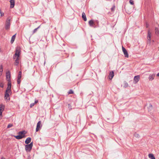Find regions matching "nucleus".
<instances>
[{"label": "nucleus", "instance_id": "2", "mask_svg": "<svg viewBox=\"0 0 159 159\" xmlns=\"http://www.w3.org/2000/svg\"><path fill=\"white\" fill-rule=\"evenodd\" d=\"M11 18L8 17L7 18L5 25V28L6 30H8L9 29L10 26Z\"/></svg>", "mask_w": 159, "mask_h": 159}, {"label": "nucleus", "instance_id": "31", "mask_svg": "<svg viewBox=\"0 0 159 159\" xmlns=\"http://www.w3.org/2000/svg\"><path fill=\"white\" fill-rule=\"evenodd\" d=\"M0 72H2L3 71L2 66V65L0 66Z\"/></svg>", "mask_w": 159, "mask_h": 159}, {"label": "nucleus", "instance_id": "17", "mask_svg": "<svg viewBox=\"0 0 159 159\" xmlns=\"http://www.w3.org/2000/svg\"><path fill=\"white\" fill-rule=\"evenodd\" d=\"M15 59L14 65L17 66L19 63V58H16Z\"/></svg>", "mask_w": 159, "mask_h": 159}, {"label": "nucleus", "instance_id": "4", "mask_svg": "<svg viewBox=\"0 0 159 159\" xmlns=\"http://www.w3.org/2000/svg\"><path fill=\"white\" fill-rule=\"evenodd\" d=\"M151 33L150 32V30H148V35L147 37V44H150L151 42Z\"/></svg>", "mask_w": 159, "mask_h": 159}, {"label": "nucleus", "instance_id": "13", "mask_svg": "<svg viewBox=\"0 0 159 159\" xmlns=\"http://www.w3.org/2000/svg\"><path fill=\"white\" fill-rule=\"evenodd\" d=\"M114 76V73L113 71H111L109 74V79L110 80H111Z\"/></svg>", "mask_w": 159, "mask_h": 159}, {"label": "nucleus", "instance_id": "5", "mask_svg": "<svg viewBox=\"0 0 159 159\" xmlns=\"http://www.w3.org/2000/svg\"><path fill=\"white\" fill-rule=\"evenodd\" d=\"M20 51L19 49H16L15 55L13 56V58H19L20 56Z\"/></svg>", "mask_w": 159, "mask_h": 159}, {"label": "nucleus", "instance_id": "41", "mask_svg": "<svg viewBox=\"0 0 159 159\" xmlns=\"http://www.w3.org/2000/svg\"><path fill=\"white\" fill-rule=\"evenodd\" d=\"M1 159H5V158L3 157H2Z\"/></svg>", "mask_w": 159, "mask_h": 159}, {"label": "nucleus", "instance_id": "18", "mask_svg": "<svg viewBox=\"0 0 159 159\" xmlns=\"http://www.w3.org/2000/svg\"><path fill=\"white\" fill-rule=\"evenodd\" d=\"M9 92H5V93L4 98L5 99H7L8 98H9Z\"/></svg>", "mask_w": 159, "mask_h": 159}, {"label": "nucleus", "instance_id": "39", "mask_svg": "<svg viewBox=\"0 0 159 159\" xmlns=\"http://www.w3.org/2000/svg\"><path fill=\"white\" fill-rule=\"evenodd\" d=\"M0 87H1V88H3V84L2 85V84H1L0 85Z\"/></svg>", "mask_w": 159, "mask_h": 159}, {"label": "nucleus", "instance_id": "23", "mask_svg": "<svg viewBox=\"0 0 159 159\" xmlns=\"http://www.w3.org/2000/svg\"><path fill=\"white\" fill-rule=\"evenodd\" d=\"M21 71H20L19 72V74L17 76V79H20L21 77Z\"/></svg>", "mask_w": 159, "mask_h": 159}, {"label": "nucleus", "instance_id": "26", "mask_svg": "<svg viewBox=\"0 0 159 159\" xmlns=\"http://www.w3.org/2000/svg\"><path fill=\"white\" fill-rule=\"evenodd\" d=\"M115 6L114 5L111 8V11L112 12L114 11H115Z\"/></svg>", "mask_w": 159, "mask_h": 159}, {"label": "nucleus", "instance_id": "28", "mask_svg": "<svg viewBox=\"0 0 159 159\" xmlns=\"http://www.w3.org/2000/svg\"><path fill=\"white\" fill-rule=\"evenodd\" d=\"M40 27V26H39L38 27H37V28L34 29V30L33 31V34H34V33H35L37 31V30Z\"/></svg>", "mask_w": 159, "mask_h": 159}, {"label": "nucleus", "instance_id": "19", "mask_svg": "<svg viewBox=\"0 0 159 159\" xmlns=\"http://www.w3.org/2000/svg\"><path fill=\"white\" fill-rule=\"evenodd\" d=\"M148 157L151 159H155L154 155L150 153L148 154Z\"/></svg>", "mask_w": 159, "mask_h": 159}, {"label": "nucleus", "instance_id": "30", "mask_svg": "<svg viewBox=\"0 0 159 159\" xmlns=\"http://www.w3.org/2000/svg\"><path fill=\"white\" fill-rule=\"evenodd\" d=\"M129 3L131 5H134V2L133 0H130Z\"/></svg>", "mask_w": 159, "mask_h": 159}, {"label": "nucleus", "instance_id": "27", "mask_svg": "<svg viewBox=\"0 0 159 159\" xmlns=\"http://www.w3.org/2000/svg\"><path fill=\"white\" fill-rule=\"evenodd\" d=\"M13 126V125L12 124H9L7 126V128H9Z\"/></svg>", "mask_w": 159, "mask_h": 159}, {"label": "nucleus", "instance_id": "1", "mask_svg": "<svg viewBox=\"0 0 159 159\" xmlns=\"http://www.w3.org/2000/svg\"><path fill=\"white\" fill-rule=\"evenodd\" d=\"M25 134L26 133L25 131H21L19 132L18 133V135L14 136L17 139H20L25 137Z\"/></svg>", "mask_w": 159, "mask_h": 159}, {"label": "nucleus", "instance_id": "38", "mask_svg": "<svg viewBox=\"0 0 159 159\" xmlns=\"http://www.w3.org/2000/svg\"><path fill=\"white\" fill-rule=\"evenodd\" d=\"M95 24L96 23L97 24H98V21L97 20L96 21V22H95Z\"/></svg>", "mask_w": 159, "mask_h": 159}, {"label": "nucleus", "instance_id": "10", "mask_svg": "<svg viewBox=\"0 0 159 159\" xmlns=\"http://www.w3.org/2000/svg\"><path fill=\"white\" fill-rule=\"evenodd\" d=\"M122 49L125 57L128 58L129 57V55L127 51L123 46L122 47Z\"/></svg>", "mask_w": 159, "mask_h": 159}, {"label": "nucleus", "instance_id": "21", "mask_svg": "<svg viewBox=\"0 0 159 159\" xmlns=\"http://www.w3.org/2000/svg\"><path fill=\"white\" fill-rule=\"evenodd\" d=\"M148 111H151L152 109V106L151 104H150L148 107Z\"/></svg>", "mask_w": 159, "mask_h": 159}, {"label": "nucleus", "instance_id": "34", "mask_svg": "<svg viewBox=\"0 0 159 159\" xmlns=\"http://www.w3.org/2000/svg\"><path fill=\"white\" fill-rule=\"evenodd\" d=\"M0 13H1V16H4V13H2L1 12V11H0Z\"/></svg>", "mask_w": 159, "mask_h": 159}, {"label": "nucleus", "instance_id": "40", "mask_svg": "<svg viewBox=\"0 0 159 159\" xmlns=\"http://www.w3.org/2000/svg\"><path fill=\"white\" fill-rule=\"evenodd\" d=\"M157 76L159 77V72L157 74Z\"/></svg>", "mask_w": 159, "mask_h": 159}, {"label": "nucleus", "instance_id": "3", "mask_svg": "<svg viewBox=\"0 0 159 159\" xmlns=\"http://www.w3.org/2000/svg\"><path fill=\"white\" fill-rule=\"evenodd\" d=\"M33 143L32 142L30 144L25 145V150L27 152H30L32 149Z\"/></svg>", "mask_w": 159, "mask_h": 159}, {"label": "nucleus", "instance_id": "9", "mask_svg": "<svg viewBox=\"0 0 159 159\" xmlns=\"http://www.w3.org/2000/svg\"><path fill=\"white\" fill-rule=\"evenodd\" d=\"M41 121H39L37 123V127L36 129V132H38L42 127V125H41Z\"/></svg>", "mask_w": 159, "mask_h": 159}, {"label": "nucleus", "instance_id": "36", "mask_svg": "<svg viewBox=\"0 0 159 159\" xmlns=\"http://www.w3.org/2000/svg\"><path fill=\"white\" fill-rule=\"evenodd\" d=\"M149 24L148 23H147L146 24V28H148L149 27Z\"/></svg>", "mask_w": 159, "mask_h": 159}, {"label": "nucleus", "instance_id": "6", "mask_svg": "<svg viewBox=\"0 0 159 159\" xmlns=\"http://www.w3.org/2000/svg\"><path fill=\"white\" fill-rule=\"evenodd\" d=\"M4 108L5 106L3 104L0 105V119H1L2 117V113L4 110Z\"/></svg>", "mask_w": 159, "mask_h": 159}, {"label": "nucleus", "instance_id": "32", "mask_svg": "<svg viewBox=\"0 0 159 159\" xmlns=\"http://www.w3.org/2000/svg\"><path fill=\"white\" fill-rule=\"evenodd\" d=\"M20 79H17V83L18 84H19L20 83Z\"/></svg>", "mask_w": 159, "mask_h": 159}, {"label": "nucleus", "instance_id": "35", "mask_svg": "<svg viewBox=\"0 0 159 159\" xmlns=\"http://www.w3.org/2000/svg\"><path fill=\"white\" fill-rule=\"evenodd\" d=\"M134 135L136 137H138L139 136L138 134H134Z\"/></svg>", "mask_w": 159, "mask_h": 159}, {"label": "nucleus", "instance_id": "15", "mask_svg": "<svg viewBox=\"0 0 159 159\" xmlns=\"http://www.w3.org/2000/svg\"><path fill=\"white\" fill-rule=\"evenodd\" d=\"M31 141V138L30 137H28L26 139L25 141V144H28Z\"/></svg>", "mask_w": 159, "mask_h": 159}, {"label": "nucleus", "instance_id": "14", "mask_svg": "<svg viewBox=\"0 0 159 159\" xmlns=\"http://www.w3.org/2000/svg\"><path fill=\"white\" fill-rule=\"evenodd\" d=\"M10 2L11 8H13L15 5V1L14 0H11Z\"/></svg>", "mask_w": 159, "mask_h": 159}, {"label": "nucleus", "instance_id": "8", "mask_svg": "<svg viewBox=\"0 0 159 159\" xmlns=\"http://www.w3.org/2000/svg\"><path fill=\"white\" fill-rule=\"evenodd\" d=\"M11 82H8L7 87V88L6 92H11Z\"/></svg>", "mask_w": 159, "mask_h": 159}, {"label": "nucleus", "instance_id": "20", "mask_svg": "<svg viewBox=\"0 0 159 159\" xmlns=\"http://www.w3.org/2000/svg\"><path fill=\"white\" fill-rule=\"evenodd\" d=\"M16 34H15L12 37L11 39V43H13L14 41L15 40L16 38Z\"/></svg>", "mask_w": 159, "mask_h": 159}, {"label": "nucleus", "instance_id": "16", "mask_svg": "<svg viewBox=\"0 0 159 159\" xmlns=\"http://www.w3.org/2000/svg\"><path fill=\"white\" fill-rule=\"evenodd\" d=\"M82 17L84 21H86L87 20L86 16L84 12H83L82 13Z\"/></svg>", "mask_w": 159, "mask_h": 159}, {"label": "nucleus", "instance_id": "24", "mask_svg": "<svg viewBox=\"0 0 159 159\" xmlns=\"http://www.w3.org/2000/svg\"><path fill=\"white\" fill-rule=\"evenodd\" d=\"M155 30L156 34H157V35L159 33L158 28L157 27H156L155 28Z\"/></svg>", "mask_w": 159, "mask_h": 159}, {"label": "nucleus", "instance_id": "11", "mask_svg": "<svg viewBox=\"0 0 159 159\" xmlns=\"http://www.w3.org/2000/svg\"><path fill=\"white\" fill-rule=\"evenodd\" d=\"M89 24L90 26L94 27V25H95V22L93 20H91L89 21Z\"/></svg>", "mask_w": 159, "mask_h": 159}, {"label": "nucleus", "instance_id": "22", "mask_svg": "<svg viewBox=\"0 0 159 159\" xmlns=\"http://www.w3.org/2000/svg\"><path fill=\"white\" fill-rule=\"evenodd\" d=\"M154 77H155V75H150L149 77V80H153L154 79Z\"/></svg>", "mask_w": 159, "mask_h": 159}, {"label": "nucleus", "instance_id": "29", "mask_svg": "<svg viewBox=\"0 0 159 159\" xmlns=\"http://www.w3.org/2000/svg\"><path fill=\"white\" fill-rule=\"evenodd\" d=\"M68 93V94H73V91L71 90V89H70Z\"/></svg>", "mask_w": 159, "mask_h": 159}, {"label": "nucleus", "instance_id": "7", "mask_svg": "<svg viewBox=\"0 0 159 159\" xmlns=\"http://www.w3.org/2000/svg\"><path fill=\"white\" fill-rule=\"evenodd\" d=\"M6 79L8 82H11V73L10 71H8L6 73Z\"/></svg>", "mask_w": 159, "mask_h": 159}, {"label": "nucleus", "instance_id": "37", "mask_svg": "<svg viewBox=\"0 0 159 159\" xmlns=\"http://www.w3.org/2000/svg\"><path fill=\"white\" fill-rule=\"evenodd\" d=\"M38 100H35L34 102V103L35 104L36 103H38Z\"/></svg>", "mask_w": 159, "mask_h": 159}, {"label": "nucleus", "instance_id": "42", "mask_svg": "<svg viewBox=\"0 0 159 159\" xmlns=\"http://www.w3.org/2000/svg\"><path fill=\"white\" fill-rule=\"evenodd\" d=\"M68 106L69 107H70V104H68Z\"/></svg>", "mask_w": 159, "mask_h": 159}, {"label": "nucleus", "instance_id": "12", "mask_svg": "<svg viewBox=\"0 0 159 159\" xmlns=\"http://www.w3.org/2000/svg\"><path fill=\"white\" fill-rule=\"evenodd\" d=\"M139 79L140 76L139 75L135 76L134 78V81L135 82V83L136 84L139 81Z\"/></svg>", "mask_w": 159, "mask_h": 159}, {"label": "nucleus", "instance_id": "33", "mask_svg": "<svg viewBox=\"0 0 159 159\" xmlns=\"http://www.w3.org/2000/svg\"><path fill=\"white\" fill-rule=\"evenodd\" d=\"M34 105H35V104L34 103H31V104L30 105V107L31 108L32 107H33L34 106Z\"/></svg>", "mask_w": 159, "mask_h": 159}, {"label": "nucleus", "instance_id": "25", "mask_svg": "<svg viewBox=\"0 0 159 159\" xmlns=\"http://www.w3.org/2000/svg\"><path fill=\"white\" fill-rule=\"evenodd\" d=\"M128 86V84L126 82H125V83H124L123 84V87L124 88H126Z\"/></svg>", "mask_w": 159, "mask_h": 159}]
</instances>
